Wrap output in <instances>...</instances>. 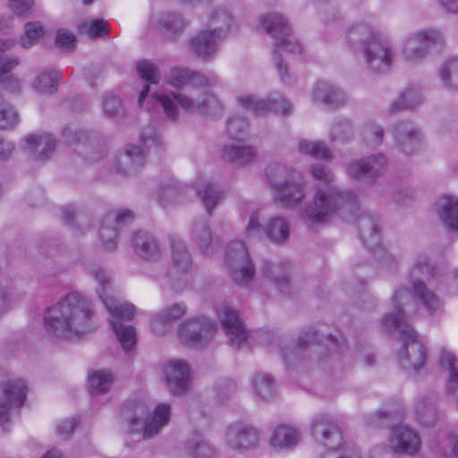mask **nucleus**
<instances>
[{
    "label": "nucleus",
    "mask_w": 458,
    "mask_h": 458,
    "mask_svg": "<svg viewBox=\"0 0 458 458\" xmlns=\"http://www.w3.org/2000/svg\"><path fill=\"white\" fill-rule=\"evenodd\" d=\"M421 100V94L419 89L415 88H409L405 89L400 98L393 102L388 109L389 113H394L403 108H411L420 103Z\"/></svg>",
    "instance_id": "50"
},
{
    "label": "nucleus",
    "mask_w": 458,
    "mask_h": 458,
    "mask_svg": "<svg viewBox=\"0 0 458 458\" xmlns=\"http://www.w3.org/2000/svg\"><path fill=\"white\" fill-rule=\"evenodd\" d=\"M387 164L384 155H374L359 159H353L346 165L347 174L354 180H374L380 176Z\"/></svg>",
    "instance_id": "19"
},
{
    "label": "nucleus",
    "mask_w": 458,
    "mask_h": 458,
    "mask_svg": "<svg viewBox=\"0 0 458 458\" xmlns=\"http://www.w3.org/2000/svg\"><path fill=\"white\" fill-rule=\"evenodd\" d=\"M310 174L316 181L310 204L300 212L301 218L313 225L327 221L339 209L355 204L356 196L348 191H340L335 184V175L320 165L310 167Z\"/></svg>",
    "instance_id": "3"
},
{
    "label": "nucleus",
    "mask_w": 458,
    "mask_h": 458,
    "mask_svg": "<svg viewBox=\"0 0 458 458\" xmlns=\"http://www.w3.org/2000/svg\"><path fill=\"white\" fill-rule=\"evenodd\" d=\"M140 140L147 148H151L161 144V137L152 127L144 128L140 134Z\"/></svg>",
    "instance_id": "61"
},
{
    "label": "nucleus",
    "mask_w": 458,
    "mask_h": 458,
    "mask_svg": "<svg viewBox=\"0 0 458 458\" xmlns=\"http://www.w3.org/2000/svg\"><path fill=\"white\" fill-rule=\"evenodd\" d=\"M79 30L89 38H96L106 35L108 32V25L103 20H87L80 24Z\"/></svg>",
    "instance_id": "51"
},
{
    "label": "nucleus",
    "mask_w": 458,
    "mask_h": 458,
    "mask_svg": "<svg viewBox=\"0 0 458 458\" xmlns=\"http://www.w3.org/2000/svg\"><path fill=\"white\" fill-rule=\"evenodd\" d=\"M391 134L396 147L406 155L418 151L425 137L420 129L410 122H398L392 126Z\"/></svg>",
    "instance_id": "16"
},
{
    "label": "nucleus",
    "mask_w": 458,
    "mask_h": 458,
    "mask_svg": "<svg viewBox=\"0 0 458 458\" xmlns=\"http://www.w3.org/2000/svg\"><path fill=\"white\" fill-rule=\"evenodd\" d=\"M144 161L143 149L136 145L127 144L117 154L116 167L119 171L131 174L141 167Z\"/></svg>",
    "instance_id": "28"
},
{
    "label": "nucleus",
    "mask_w": 458,
    "mask_h": 458,
    "mask_svg": "<svg viewBox=\"0 0 458 458\" xmlns=\"http://www.w3.org/2000/svg\"><path fill=\"white\" fill-rule=\"evenodd\" d=\"M257 28L271 36L275 42H285L286 36H289L292 30L288 20L279 13L261 14L258 19Z\"/></svg>",
    "instance_id": "24"
},
{
    "label": "nucleus",
    "mask_w": 458,
    "mask_h": 458,
    "mask_svg": "<svg viewBox=\"0 0 458 458\" xmlns=\"http://www.w3.org/2000/svg\"><path fill=\"white\" fill-rule=\"evenodd\" d=\"M55 44L64 50H69L75 47L76 38L71 31L60 29L55 34Z\"/></svg>",
    "instance_id": "60"
},
{
    "label": "nucleus",
    "mask_w": 458,
    "mask_h": 458,
    "mask_svg": "<svg viewBox=\"0 0 458 458\" xmlns=\"http://www.w3.org/2000/svg\"><path fill=\"white\" fill-rule=\"evenodd\" d=\"M88 271L97 281L96 293L110 315L109 322L123 350L125 352H131L136 344V330L132 326L123 325L120 320L133 318L136 308L114 295L111 276L106 269L98 265H91Z\"/></svg>",
    "instance_id": "5"
},
{
    "label": "nucleus",
    "mask_w": 458,
    "mask_h": 458,
    "mask_svg": "<svg viewBox=\"0 0 458 458\" xmlns=\"http://www.w3.org/2000/svg\"><path fill=\"white\" fill-rule=\"evenodd\" d=\"M410 298L411 294L406 289L395 290L392 299L393 312L383 317L381 326L390 334L400 335L401 340L403 342V347L399 354L402 365L419 370L425 365L428 352L422 340L408 324L405 306Z\"/></svg>",
    "instance_id": "4"
},
{
    "label": "nucleus",
    "mask_w": 458,
    "mask_h": 458,
    "mask_svg": "<svg viewBox=\"0 0 458 458\" xmlns=\"http://www.w3.org/2000/svg\"><path fill=\"white\" fill-rule=\"evenodd\" d=\"M187 313L184 303H174L152 315L149 321L151 332L158 336L166 335L173 328L175 321Z\"/></svg>",
    "instance_id": "23"
},
{
    "label": "nucleus",
    "mask_w": 458,
    "mask_h": 458,
    "mask_svg": "<svg viewBox=\"0 0 458 458\" xmlns=\"http://www.w3.org/2000/svg\"><path fill=\"white\" fill-rule=\"evenodd\" d=\"M360 238L367 248L374 250L380 246L381 236L374 219L360 221Z\"/></svg>",
    "instance_id": "47"
},
{
    "label": "nucleus",
    "mask_w": 458,
    "mask_h": 458,
    "mask_svg": "<svg viewBox=\"0 0 458 458\" xmlns=\"http://www.w3.org/2000/svg\"><path fill=\"white\" fill-rule=\"evenodd\" d=\"M248 130V123L241 118H231L227 123V132L232 139L242 140Z\"/></svg>",
    "instance_id": "58"
},
{
    "label": "nucleus",
    "mask_w": 458,
    "mask_h": 458,
    "mask_svg": "<svg viewBox=\"0 0 458 458\" xmlns=\"http://www.w3.org/2000/svg\"><path fill=\"white\" fill-rule=\"evenodd\" d=\"M191 239L206 256H213L218 248V241L213 238L207 223L196 222L191 229Z\"/></svg>",
    "instance_id": "31"
},
{
    "label": "nucleus",
    "mask_w": 458,
    "mask_h": 458,
    "mask_svg": "<svg viewBox=\"0 0 458 458\" xmlns=\"http://www.w3.org/2000/svg\"><path fill=\"white\" fill-rule=\"evenodd\" d=\"M94 315L92 301L72 292L46 309L42 318L43 327L54 341L77 340L92 329Z\"/></svg>",
    "instance_id": "2"
},
{
    "label": "nucleus",
    "mask_w": 458,
    "mask_h": 458,
    "mask_svg": "<svg viewBox=\"0 0 458 458\" xmlns=\"http://www.w3.org/2000/svg\"><path fill=\"white\" fill-rule=\"evenodd\" d=\"M14 301L6 280L0 279V317L9 312Z\"/></svg>",
    "instance_id": "57"
},
{
    "label": "nucleus",
    "mask_w": 458,
    "mask_h": 458,
    "mask_svg": "<svg viewBox=\"0 0 458 458\" xmlns=\"http://www.w3.org/2000/svg\"><path fill=\"white\" fill-rule=\"evenodd\" d=\"M131 245L135 251L146 259L158 257L160 247L157 240L145 231H138L133 233Z\"/></svg>",
    "instance_id": "33"
},
{
    "label": "nucleus",
    "mask_w": 458,
    "mask_h": 458,
    "mask_svg": "<svg viewBox=\"0 0 458 458\" xmlns=\"http://www.w3.org/2000/svg\"><path fill=\"white\" fill-rule=\"evenodd\" d=\"M368 141L373 145H378L383 140L384 130L381 126L374 124L368 127L365 131Z\"/></svg>",
    "instance_id": "62"
},
{
    "label": "nucleus",
    "mask_w": 458,
    "mask_h": 458,
    "mask_svg": "<svg viewBox=\"0 0 458 458\" xmlns=\"http://www.w3.org/2000/svg\"><path fill=\"white\" fill-rule=\"evenodd\" d=\"M45 30L38 21L28 22L24 26V32L20 37L19 43L23 48H30L43 37Z\"/></svg>",
    "instance_id": "49"
},
{
    "label": "nucleus",
    "mask_w": 458,
    "mask_h": 458,
    "mask_svg": "<svg viewBox=\"0 0 458 458\" xmlns=\"http://www.w3.org/2000/svg\"><path fill=\"white\" fill-rule=\"evenodd\" d=\"M259 437V430L252 425L244 421H234L225 428L223 440L227 448L244 452L256 446Z\"/></svg>",
    "instance_id": "15"
},
{
    "label": "nucleus",
    "mask_w": 458,
    "mask_h": 458,
    "mask_svg": "<svg viewBox=\"0 0 458 458\" xmlns=\"http://www.w3.org/2000/svg\"><path fill=\"white\" fill-rule=\"evenodd\" d=\"M267 179L276 202L293 207L306 196V186L298 173L284 165L272 164L267 167Z\"/></svg>",
    "instance_id": "7"
},
{
    "label": "nucleus",
    "mask_w": 458,
    "mask_h": 458,
    "mask_svg": "<svg viewBox=\"0 0 458 458\" xmlns=\"http://www.w3.org/2000/svg\"><path fill=\"white\" fill-rule=\"evenodd\" d=\"M310 98L315 105L338 106L345 100L344 94L334 85L327 81H317L310 92Z\"/></svg>",
    "instance_id": "25"
},
{
    "label": "nucleus",
    "mask_w": 458,
    "mask_h": 458,
    "mask_svg": "<svg viewBox=\"0 0 458 458\" xmlns=\"http://www.w3.org/2000/svg\"><path fill=\"white\" fill-rule=\"evenodd\" d=\"M421 440L417 431L408 426L394 428L387 439V447L394 454L413 455L420 451Z\"/></svg>",
    "instance_id": "21"
},
{
    "label": "nucleus",
    "mask_w": 458,
    "mask_h": 458,
    "mask_svg": "<svg viewBox=\"0 0 458 458\" xmlns=\"http://www.w3.org/2000/svg\"><path fill=\"white\" fill-rule=\"evenodd\" d=\"M434 267L431 265L429 259L425 255H418L415 257L411 267V276L412 278L420 276L427 277L433 274Z\"/></svg>",
    "instance_id": "52"
},
{
    "label": "nucleus",
    "mask_w": 458,
    "mask_h": 458,
    "mask_svg": "<svg viewBox=\"0 0 458 458\" xmlns=\"http://www.w3.org/2000/svg\"><path fill=\"white\" fill-rule=\"evenodd\" d=\"M216 312L231 344L240 346L246 340L247 333L238 312L227 302L218 303L216 306Z\"/></svg>",
    "instance_id": "17"
},
{
    "label": "nucleus",
    "mask_w": 458,
    "mask_h": 458,
    "mask_svg": "<svg viewBox=\"0 0 458 458\" xmlns=\"http://www.w3.org/2000/svg\"><path fill=\"white\" fill-rule=\"evenodd\" d=\"M75 425L73 419H65L58 422L56 431L59 435H69L73 431Z\"/></svg>",
    "instance_id": "64"
},
{
    "label": "nucleus",
    "mask_w": 458,
    "mask_h": 458,
    "mask_svg": "<svg viewBox=\"0 0 458 458\" xmlns=\"http://www.w3.org/2000/svg\"><path fill=\"white\" fill-rule=\"evenodd\" d=\"M252 393L260 400H267L276 393L274 378L266 372H256L250 379Z\"/></svg>",
    "instance_id": "35"
},
{
    "label": "nucleus",
    "mask_w": 458,
    "mask_h": 458,
    "mask_svg": "<svg viewBox=\"0 0 458 458\" xmlns=\"http://www.w3.org/2000/svg\"><path fill=\"white\" fill-rule=\"evenodd\" d=\"M137 70L140 76L149 83H158L160 74L156 65L148 60H141L137 64Z\"/></svg>",
    "instance_id": "53"
},
{
    "label": "nucleus",
    "mask_w": 458,
    "mask_h": 458,
    "mask_svg": "<svg viewBox=\"0 0 458 458\" xmlns=\"http://www.w3.org/2000/svg\"><path fill=\"white\" fill-rule=\"evenodd\" d=\"M238 26L237 21L224 8L214 9L208 16V29L220 38Z\"/></svg>",
    "instance_id": "34"
},
{
    "label": "nucleus",
    "mask_w": 458,
    "mask_h": 458,
    "mask_svg": "<svg viewBox=\"0 0 458 458\" xmlns=\"http://www.w3.org/2000/svg\"><path fill=\"white\" fill-rule=\"evenodd\" d=\"M443 33L436 29H423L409 34L402 42L401 52L405 62L417 64L423 60L431 45L441 44Z\"/></svg>",
    "instance_id": "13"
},
{
    "label": "nucleus",
    "mask_w": 458,
    "mask_h": 458,
    "mask_svg": "<svg viewBox=\"0 0 458 458\" xmlns=\"http://www.w3.org/2000/svg\"><path fill=\"white\" fill-rule=\"evenodd\" d=\"M221 39L216 33L202 30L191 38L189 47L198 57L207 60L215 55Z\"/></svg>",
    "instance_id": "26"
},
{
    "label": "nucleus",
    "mask_w": 458,
    "mask_h": 458,
    "mask_svg": "<svg viewBox=\"0 0 458 458\" xmlns=\"http://www.w3.org/2000/svg\"><path fill=\"white\" fill-rule=\"evenodd\" d=\"M225 266L227 274L239 285H248L255 276V267L245 244L232 241L226 249Z\"/></svg>",
    "instance_id": "11"
},
{
    "label": "nucleus",
    "mask_w": 458,
    "mask_h": 458,
    "mask_svg": "<svg viewBox=\"0 0 458 458\" xmlns=\"http://www.w3.org/2000/svg\"><path fill=\"white\" fill-rule=\"evenodd\" d=\"M170 415L171 406L168 403L157 404L152 412L146 405L139 404L135 407L134 413L130 419L131 429L142 432L145 438H151L168 424Z\"/></svg>",
    "instance_id": "10"
},
{
    "label": "nucleus",
    "mask_w": 458,
    "mask_h": 458,
    "mask_svg": "<svg viewBox=\"0 0 458 458\" xmlns=\"http://www.w3.org/2000/svg\"><path fill=\"white\" fill-rule=\"evenodd\" d=\"M164 376L167 388L174 394L185 393L191 383V366L187 360L174 359L164 366Z\"/></svg>",
    "instance_id": "20"
},
{
    "label": "nucleus",
    "mask_w": 458,
    "mask_h": 458,
    "mask_svg": "<svg viewBox=\"0 0 458 458\" xmlns=\"http://www.w3.org/2000/svg\"><path fill=\"white\" fill-rule=\"evenodd\" d=\"M352 133V126L348 121L334 122L330 128V139L332 141H344L349 138Z\"/></svg>",
    "instance_id": "55"
},
{
    "label": "nucleus",
    "mask_w": 458,
    "mask_h": 458,
    "mask_svg": "<svg viewBox=\"0 0 458 458\" xmlns=\"http://www.w3.org/2000/svg\"><path fill=\"white\" fill-rule=\"evenodd\" d=\"M438 365L448 373V390L454 389L458 385V357L446 347H442L438 354Z\"/></svg>",
    "instance_id": "37"
},
{
    "label": "nucleus",
    "mask_w": 458,
    "mask_h": 458,
    "mask_svg": "<svg viewBox=\"0 0 458 458\" xmlns=\"http://www.w3.org/2000/svg\"><path fill=\"white\" fill-rule=\"evenodd\" d=\"M150 24L169 38L182 31L185 27L182 17L171 13L153 14L150 17Z\"/></svg>",
    "instance_id": "29"
},
{
    "label": "nucleus",
    "mask_w": 458,
    "mask_h": 458,
    "mask_svg": "<svg viewBox=\"0 0 458 458\" xmlns=\"http://www.w3.org/2000/svg\"><path fill=\"white\" fill-rule=\"evenodd\" d=\"M114 377L108 369H94L88 375V390L93 395L104 394L109 391Z\"/></svg>",
    "instance_id": "39"
},
{
    "label": "nucleus",
    "mask_w": 458,
    "mask_h": 458,
    "mask_svg": "<svg viewBox=\"0 0 458 458\" xmlns=\"http://www.w3.org/2000/svg\"><path fill=\"white\" fill-rule=\"evenodd\" d=\"M349 40L354 44L360 40L365 63L374 71L382 72L394 62V53L391 41L377 34L366 24H357L349 31Z\"/></svg>",
    "instance_id": "6"
},
{
    "label": "nucleus",
    "mask_w": 458,
    "mask_h": 458,
    "mask_svg": "<svg viewBox=\"0 0 458 458\" xmlns=\"http://www.w3.org/2000/svg\"><path fill=\"white\" fill-rule=\"evenodd\" d=\"M290 265L285 262L265 261L261 267V273L279 291H284L289 282Z\"/></svg>",
    "instance_id": "32"
},
{
    "label": "nucleus",
    "mask_w": 458,
    "mask_h": 458,
    "mask_svg": "<svg viewBox=\"0 0 458 458\" xmlns=\"http://www.w3.org/2000/svg\"><path fill=\"white\" fill-rule=\"evenodd\" d=\"M15 39H0V53L12 49L15 46ZM21 60L13 55H0V84L10 91H19L21 88V80L12 73V71L19 66Z\"/></svg>",
    "instance_id": "18"
},
{
    "label": "nucleus",
    "mask_w": 458,
    "mask_h": 458,
    "mask_svg": "<svg viewBox=\"0 0 458 458\" xmlns=\"http://www.w3.org/2000/svg\"><path fill=\"white\" fill-rule=\"evenodd\" d=\"M197 192L208 213L212 211L222 198V191L218 187L208 181L198 182Z\"/></svg>",
    "instance_id": "44"
},
{
    "label": "nucleus",
    "mask_w": 458,
    "mask_h": 458,
    "mask_svg": "<svg viewBox=\"0 0 458 458\" xmlns=\"http://www.w3.org/2000/svg\"><path fill=\"white\" fill-rule=\"evenodd\" d=\"M132 218V212L127 209L105 216L99 229V238L106 250H113L116 248L118 229L131 221Z\"/></svg>",
    "instance_id": "22"
},
{
    "label": "nucleus",
    "mask_w": 458,
    "mask_h": 458,
    "mask_svg": "<svg viewBox=\"0 0 458 458\" xmlns=\"http://www.w3.org/2000/svg\"><path fill=\"white\" fill-rule=\"evenodd\" d=\"M0 387L4 394L0 402V426L6 430L12 409L21 406L26 398L27 386L21 378H11L9 371L0 365Z\"/></svg>",
    "instance_id": "12"
},
{
    "label": "nucleus",
    "mask_w": 458,
    "mask_h": 458,
    "mask_svg": "<svg viewBox=\"0 0 458 458\" xmlns=\"http://www.w3.org/2000/svg\"><path fill=\"white\" fill-rule=\"evenodd\" d=\"M105 114L110 118H120L123 116L125 111L120 98L108 96L103 102Z\"/></svg>",
    "instance_id": "54"
},
{
    "label": "nucleus",
    "mask_w": 458,
    "mask_h": 458,
    "mask_svg": "<svg viewBox=\"0 0 458 458\" xmlns=\"http://www.w3.org/2000/svg\"><path fill=\"white\" fill-rule=\"evenodd\" d=\"M26 149L38 160L47 159L54 152L55 140L50 134L28 135L24 139Z\"/></svg>",
    "instance_id": "30"
},
{
    "label": "nucleus",
    "mask_w": 458,
    "mask_h": 458,
    "mask_svg": "<svg viewBox=\"0 0 458 458\" xmlns=\"http://www.w3.org/2000/svg\"><path fill=\"white\" fill-rule=\"evenodd\" d=\"M275 102V94L270 95L267 98H258L250 94H243L238 98L239 105L258 115H263L273 110Z\"/></svg>",
    "instance_id": "42"
},
{
    "label": "nucleus",
    "mask_w": 458,
    "mask_h": 458,
    "mask_svg": "<svg viewBox=\"0 0 458 458\" xmlns=\"http://www.w3.org/2000/svg\"><path fill=\"white\" fill-rule=\"evenodd\" d=\"M412 289L414 296L421 301L429 312L436 310L439 307L438 297L429 291L422 281L414 279Z\"/></svg>",
    "instance_id": "48"
},
{
    "label": "nucleus",
    "mask_w": 458,
    "mask_h": 458,
    "mask_svg": "<svg viewBox=\"0 0 458 458\" xmlns=\"http://www.w3.org/2000/svg\"><path fill=\"white\" fill-rule=\"evenodd\" d=\"M275 47L276 48V51L283 49L293 55H300L302 53V45L292 31L289 33V36H286L285 42H283L282 40L276 41Z\"/></svg>",
    "instance_id": "56"
},
{
    "label": "nucleus",
    "mask_w": 458,
    "mask_h": 458,
    "mask_svg": "<svg viewBox=\"0 0 458 458\" xmlns=\"http://www.w3.org/2000/svg\"><path fill=\"white\" fill-rule=\"evenodd\" d=\"M441 221L449 228L458 230V199L444 196L437 201Z\"/></svg>",
    "instance_id": "38"
},
{
    "label": "nucleus",
    "mask_w": 458,
    "mask_h": 458,
    "mask_svg": "<svg viewBox=\"0 0 458 458\" xmlns=\"http://www.w3.org/2000/svg\"><path fill=\"white\" fill-rule=\"evenodd\" d=\"M170 244L174 266L180 271H187L191 266V258L183 240L178 235H172Z\"/></svg>",
    "instance_id": "40"
},
{
    "label": "nucleus",
    "mask_w": 458,
    "mask_h": 458,
    "mask_svg": "<svg viewBox=\"0 0 458 458\" xmlns=\"http://www.w3.org/2000/svg\"><path fill=\"white\" fill-rule=\"evenodd\" d=\"M18 121L15 109L8 104H0V128L6 129L13 126Z\"/></svg>",
    "instance_id": "59"
},
{
    "label": "nucleus",
    "mask_w": 458,
    "mask_h": 458,
    "mask_svg": "<svg viewBox=\"0 0 458 458\" xmlns=\"http://www.w3.org/2000/svg\"><path fill=\"white\" fill-rule=\"evenodd\" d=\"M60 74L55 70H44L30 81L31 89L38 94H53L57 89Z\"/></svg>",
    "instance_id": "36"
},
{
    "label": "nucleus",
    "mask_w": 458,
    "mask_h": 458,
    "mask_svg": "<svg viewBox=\"0 0 458 458\" xmlns=\"http://www.w3.org/2000/svg\"><path fill=\"white\" fill-rule=\"evenodd\" d=\"M181 197L182 187L174 182H167L159 185L156 191L157 201L164 207L176 203Z\"/></svg>",
    "instance_id": "46"
},
{
    "label": "nucleus",
    "mask_w": 458,
    "mask_h": 458,
    "mask_svg": "<svg viewBox=\"0 0 458 458\" xmlns=\"http://www.w3.org/2000/svg\"><path fill=\"white\" fill-rule=\"evenodd\" d=\"M298 148L304 155L325 161L333 160V154L324 141L301 139L298 142Z\"/></svg>",
    "instance_id": "43"
},
{
    "label": "nucleus",
    "mask_w": 458,
    "mask_h": 458,
    "mask_svg": "<svg viewBox=\"0 0 458 458\" xmlns=\"http://www.w3.org/2000/svg\"><path fill=\"white\" fill-rule=\"evenodd\" d=\"M167 83L176 88L185 85L195 88L188 93L162 91L153 94V98L161 106L168 120L177 122L182 114L215 117L222 113L223 104L206 89L208 80L204 75L176 67L171 70Z\"/></svg>",
    "instance_id": "1"
},
{
    "label": "nucleus",
    "mask_w": 458,
    "mask_h": 458,
    "mask_svg": "<svg viewBox=\"0 0 458 458\" xmlns=\"http://www.w3.org/2000/svg\"><path fill=\"white\" fill-rule=\"evenodd\" d=\"M264 216L262 208H257L251 212L244 230L245 238L250 239L263 231L270 242L276 244L285 243L291 233L289 221L284 216H274L262 225L261 221Z\"/></svg>",
    "instance_id": "9"
},
{
    "label": "nucleus",
    "mask_w": 458,
    "mask_h": 458,
    "mask_svg": "<svg viewBox=\"0 0 458 458\" xmlns=\"http://www.w3.org/2000/svg\"><path fill=\"white\" fill-rule=\"evenodd\" d=\"M438 75L445 88H458V56L444 61L439 66Z\"/></svg>",
    "instance_id": "45"
},
{
    "label": "nucleus",
    "mask_w": 458,
    "mask_h": 458,
    "mask_svg": "<svg viewBox=\"0 0 458 458\" xmlns=\"http://www.w3.org/2000/svg\"><path fill=\"white\" fill-rule=\"evenodd\" d=\"M301 439L298 428L289 424H279L273 429L270 445L276 450H287L297 445Z\"/></svg>",
    "instance_id": "27"
},
{
    "label": "nucleus",
    "mask_w": 458,
    "mask_h": 458,
    "mask_svg": "<svg viewBox=\"0 0 458 458\" xmlns=\"http://www.w3.org/2000/svg\"><path fill=\"white\" fill-rule=\"evenodd\" d=\"M216 326L210 319L200 317L182 321L177 327L179 341L189 347H199L208 341Z\"/></svg>",
    "instance_id": "14"
},
{
    "label": "nucleus",
    "mask_w": 458,
    "mask_h": 458,
    "mask_svg": "<svg viewBox=\"0 0 458 458\" xmlns=\"http://www.w3.org/2000/svg\"><path fill=\"white\" fill-rule=\"evenodd\" d=\"M256 151L250 146L225 145L223 148V157L231 163L242 165L254 160Z\"/></svg>",
    "instance_id": "41"
},
{
    "label": "nucleus",
    "mask_w": 458,
    "mask_h": 458,
    "mask_svg": "<svg viewBox=\"0 0 458 458\" xmlns=\"http://www.w3.org/2000/svg\"><path fill=\"white\" fill-rule=\"evenodd\" d=\"M8 5L17 15L25 14L33 5V0H7Z\"/></svg>",
    "instance_id": "63"
},
{
    "label": "nucleus",
    "mask_w": 458,
    "mask_h": 458,
    "mask_svg": "<svg viewBox=\"0 0 458 458\" xmlns=\"http://www.w3.org/2000/svg\"><path fill=\"white\" fill-rule=\"evenodd\" d=\"M310 428L316 441L324 448L320 458H360L344 446L341 431L327 415L314 416Z\"/></svg>",
    "instance_id": "8"
}]
</instances>
